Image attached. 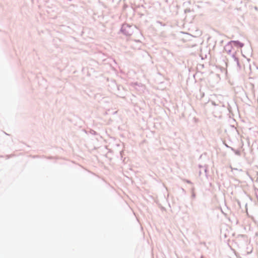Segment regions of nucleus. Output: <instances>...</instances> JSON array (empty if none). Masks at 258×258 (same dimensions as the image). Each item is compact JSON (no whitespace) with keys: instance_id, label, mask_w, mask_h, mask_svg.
I'll return each mask as SVG.
<instances>
[{"instance_id":"1","label":"nucleus","mask_w":258,"mask_h":258,"mask_svg":"<svg viewBox=\"0 0 258 258\" xmlns=\"http://www.w3.org/2000/svg\"><path fill=\"white\" fill-rule=\"evenodd\" d=\"M230 43L235 46L239 47H242L243 46V44L238 41H232Z\"/></svg>"}]
</instances>
